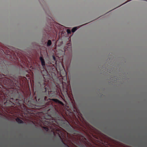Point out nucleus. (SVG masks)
I'll return each mask as SVG.
<instances>
[{"label": "nucleus", "mask_w": 147, "mask_h": 147, "mask_svg": "<svg viewBox=\"0 0 147 147\" xmlns=\"http://www.w3.org/2000/svg\"><path fill=\"white\" fill-rule=\"evenodd\" d=\"M46 81L43 76L38 80L37 85L41 88L40 93L36 95L35 91L34 95V100H29L25 98L20 100L12 98L7 100L4 102L5 105L12 106L13 105L18 106L22 105V112L26 118V122H24L19 118L16 119L18 124L23 125L26 124L29 129H59L53 127L55 125L61 127L64 129H72L71 126L68 121L64 117L62 114L57 110L55 105L53 102L63 105V103L57 99H50L48 96L51 97L55 95L47 91Z\"/></svg>", "instance_id": "1"}, {"label": "nucleus", "mask_w": 147, "mask_h": 147, "mask_svg": "<svg viewBox=\"0 0 147 147\" xmlns=\"http://www.w3.org/2000/svg\"><path fill=\"white\" fill-rule=\"evenodd\" d=\"M3 76V75L0 74V84L3 83L5 85V86H2L3 88H4V87H5L6 88L9 89L10 88V85L11 80L7 78L3 80L2 78Z\"/></svg>", "instance_id": "2"}, {"label": "nucleus", "mask_w": 147, "mask_h": 147, "mask_svg": "<svg viewBox=\"0 0 147 147\" xmlns=\"http://www.w3.org/2000/svg\"><path fill=\"white\" fill-rule=\"evenodd\" d=\"M40 59L41 61V63L42 66L44 67L45 66V62L44 59L42 57H40Z\"/></svg>", "instance_id": "3"}, {"label": "nucleus", "mask_w": 147, "mask_h": 147, "mask_svg": "<svg viewBox=\"0 0 147 147\" xmlns=\"http://www.w3.org/2000/svg\"><path fill=\"white\" fill-rule=\"evenodd\" d=\"M5 90H6V92H3V93L4 94V95L5 94L7 96H9V90H7L6 89L4 88L5 91Z\"/></svg>", "instance_id": "4"}, {"label": "nucleus", "mask_w": 147, "mask_h": 147, "mask_svg": "<svg viewBox=\"0 0 147 147\" xmlns=\"http://www.w3.org/2000/svg\"><path fill=\"white\" fill-rule=\"evenodd\" d=\"M52 44V42L51 40H49L47 42V46L48 47L50 46Z\"/></svg>", "instance_id": "5"}, {"label": "nucleus", "mask_w": 147, "mask_h": 147, "mask_svg": "<svg viewBox=\"0 0 147 147\" xmlns=\"http://www.w3.org/2000/svg\"><path fill=\"white\" fill-rule=\"evenodd\" d=\"M77 29V27H75L72 28L71 30V31L72 32H74Z\"/></svg>", "instance_id": "6"}, {"label": "nucleus", "mask_w": 147, "mask_h": 147, "mask_svg": "<svg viewBox=\"0 0 147 147\" xmlns=\"http://www.w3.org/2000/svg\"><path fill=\"white\" fill-rule=\"evenodd\" d=\"M67 32L68 34H70L71 33V31L69 29H67Z\"/></svg>", "instance_id": "7"}, {"label": "nucleus", "mask_w": 147, "mask_h": 147, "mask_svg": "<svg viewBox=\"0 0 147 147\" xmlns=\"http://www.w3.org/2000/svg\"><path fill=\"white\" fill-rule=\"evenodd\" d=\"M53 59H54V60L55 61L56 60V59H55V57L54 56H53Z\"/></svg>", "instance_id": "8"}, {"label": "nucleus", "mask_w": 147, "mask_h": 147, "mask_svg": "<svg viewBox=\"0 0 147 147\" xmlns=\"http://www.w3.org/2000/svg\"><path fill=\"white\" fill-rule=\"evenodd\" d=\"M1 88V90L2 91V88ZM3 91V90H2V91Z\"/></svg>", "instance_id": "9"}, {"label": "nucleus", "mask_w": 147, "mask_h": 147, "mask_svg": "<svg viewBox=\"0 0 147 147\" xmlns=\"http://www.w3.org/2000/svg\"><path fill=\"white\" fill-rule=\"evenodd\" d=\"M60 129H63V128H60Z\"/></svg>", "instance_id": "10"}]
</instances>
